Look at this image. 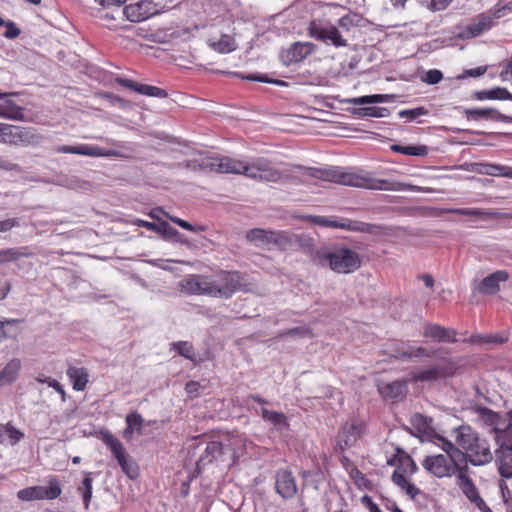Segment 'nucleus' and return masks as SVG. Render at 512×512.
I'll list each match as a JSON object with an SVG mask.
<instances>
[{
    "label": "nucleus",
    "mask_w": 512,
    "mask_h": 512,
    "mask_svg": "<svg viewBox=\"0 0 512 512\" xmlns=\"http://www.w3.org/2000/svg\"><path fill=\"white\" fill-rule=\"evenodd\" d=\"M304 176L332 182L345 186L365 188L370 190H397V184L385 179H376L368 173L355 172L352 168L329 167V168H313L298 167Z\"/></svg>",
    "instance_id": "f257e3e1"
},
{
    "label": "nucleus",
    "mask_w": 512,
    "mask_h": 512,
    "mask_svg": "<svg viewBox=\"0 0 512 512\" xmlns=\"http://www.w3.org/2000/svg\"><path fill=\"white\" fill-rule=\"evenodd\" d=\"M455 442L463 451L462 461L474 466H481L493 460L488 440L479 436L468 425H461L453 430Z\"/></svg>",
    "instance_id": "f03ea898"
},
{
    "label": "nucleus",
    "mask_w": 512,
    "mask_h": 512,
    "mask_svg": "<svg viewBox=\"0 0 512 512\" xmlns=\"http://www.w3.org/2000/svg\"><path fill=\"white\" fill-rule=\"evenodd\" d=\"M314 263L329 267L339 274H349L361 267V257L356 251L344 245H334L319 248L314 255Z\"/></svg>",
    "instance_id": "7ed1b4c3"
},
{
    "label": "nucleus",
    "mask_w": 512,
    "mask_h": 512,
    "mask_svg": "<svg viewBox=\"0 0 512 512\" xmlns=\"http://www.w3.org/2000/svg\"><path fill=\"white\" fill-rule=\"evenodd\" d=\"M242 444L239 437H230L226 443L220 441H210L196 463L198 471L205 466L216 463L228 462V465H234L238 461L237 447Z\"/></svg>",
    "instance_id": "20e7f679"
},
{
    "label": "nucleus",
    "mask_w": 512,
    "mask_h": 512,
    "mask_svg": "<svg viewBox=\"0 0 512 512\" xmlns=\"http://www.w3.org/2000/svg\"><path fill=\"white\" fill-rule=\"evenodd\" d=\"M245 286V277L239 271H220L209 278L208 295L228 299Z\"/></svg>",
    "instance_id": "39448f33"
},
{
    "label": "nucleus",
    "mask_w": 512,
    "mask_h": 512,
    "mask_svg": "<svg viewBox=\"0 0 512 512\" xmlns=\"http://www.w3.org/2000/svg\"><path fill=\"white\" fill-rule=\"evenodd\" d=\"M418 471L413 458L403 453L398 457L397 469L392 474V481L403 490L412 500L421 494V490L407 479V475H413Z\"/></svg>",
    "instance_id": "423d86ee"
},
{
    "label": "nucleus",
    "mask_w": 512,
    "mask_h": 512,
    "mask_svg": "<svg viewBox=\"0 0 512 512\" xmlns=\"http://www.w3.org/2000/svg\"><path fill=\"white\" fill-rule=\"evenodd\" d=\"M101 440L110 449L127 477L137 478L139 475L138 465L127 454L123 444L108 430L101 432Z\"/></svg>",
    "instance_id": "0eeeda50"
},
{
    "label": "nucleus",
    "mask_w": 512,
    "mask_h": 512,
    "mask_svg": "<svg viewBox=\"0 0 512 512\" xmlns=\"http://www.w3.org/2000/svg\"><path fill=\"white\" fill-rule=\"evenodd\" d=\"M308 34L317 41L331 44L335 47H345L348 45L343 31L328 21L312 20L308 26Z\"/></svg>",
    "instance_id": "6e6552de"
},
{
    "label": "nucleus",
    "mask_w": 512,
    "mask_h": 512,
    "mask_svg": "<svg viewBox=\"0 0 512 512\" xmlns=\"http://www.w3.org/2000/svg\"><path fill=\"white\" fill-rule=\"evenodd\" d=\"M244 176L261 182H279L284 178L283 173L269 159L263 157L246 163Z\"/></svg>",
    "instance_id": "1a4fd4ad"
},
{
    "label": "nucleus",
    "mask_w": 512,
    "mask_h": 512,
    "mask_svg": "<svg viewBox=\"0 0 512 512\" xmlns=\"http://www.w3.org/2000/svg\"><path fill=\"white\" fill-rule=\"evenodd\" d=\"M498 447L493 454V460L501 477L512 478V439L500 434L496 438Z\"/></svg>",
    "instance_id": "9d476101"
},
{
    "label": "nucleus",
    "mask_w": 512,
    "mask_h": 512,
    "mask_svg": "<svg viewBox=\"0 0 512 512\" xmlns=\"http://www.w3.org/2000/svg\"><path fill=\"white\" fill-rule=\"evenodd\" d=\"M456 369L457 365L452 358H443L435 366L413 372L411 376L415 382H433L453 376Z\"/></svg>",
    "instance_id": "9b49d317"
},
{
    "label": "nucleus",
    "mask_w": 512,
    "mask_h": 512,
    "mask_svg": "<svg viewBox=\"0 0 512 512\" xmlns=\"http://www.w3.org/2000/svg\"><path fill=\"white\" fill-rule=\"evenodd\" d=\"M457 459L444 454L428 455L422 461L423 468L437 478L455 475Z\"/></svg>",
    "instance_id": "f8f14e48"
},
{
    "label": "nucleus",
    "mask_w": 512,
    "mask_h": 512,
    "mask_svg": "<svg viewBox=\"0 0 512 512\" xmlns=\"http://www.w3.org/2000/svg\"><path fill=\"white\" fill-rule=\"evenodd\" d=\"M62 490L59 482L53 478L49 481V486H31L21 489L17 492V498L24 502H30L43 499H56L60 496Z\"/></svg>",
    "instance_id": "ddd939ff"
},
{
    "label": "nucleus",
    "mask_w": 512,
    "mask_h": 512,
    "mask_svg": "<svg viewBox=\"0 0 512 512\" xmlns=\"http://www.w3.org/2000/svg\"><path fill=\"white\" fill-rule=\"evenodd\" d=\"M37 136L30 128H23L0 123V141L10 145H29L36 141Z\"/></svg>",
    "instance_id": "4468645a"
},
{
    "label": "nucleus",
    "mask_w": 512,
    "mask_h": 512,
    "mask_svg": "<svg viewBox=\"0 0 512 512\" xmlns=\"http://www.w3.org/2000/svg\"><path fill=\"white\" fill-rule=\"evenodd\" d=\"M149 4H153L155 6L154 10H144L146 4L144 2L128 5L124 8V15L131 22H140L149 18L154 14H158L162 11L173 8L174 5L172 1L170 3H163V0H149Z\"/></svg>",
    "instance_id": "2eb2a0df"
},
{
    "label": "nucleus",
    "mask_w": 512,
    "mask_h": 512,
    "mask_svg": "<svg viewBox=\"0 0 512 512\" xmlns=\"http://www.w3.org/2000/svg\"><path fill=\"white\" fill-rule=\"evenodd\" d=\"M364 424L362 421L353 419L343 424L337 435L336 449L341 452L352 447L363 433Z\"/></svg>",
    "instance_id": "dca6fc26"
},
{
    "label": "nucleus",
    "mask_w": 512,
    "mask_h": 512,
    "mask_svg": "<svg viewBox=\"0 0 512 512\" xmlns=\"http://www.w3.org/2000/svg\"><path fill=\"white\" fill-rule=\"evenodd\" d=\"M57 153L78 154L90 157H112L118 156L116 150H106L94 145L80 144L77 146L71 145H58L54 148Z\"/></svg>",
    "instance_id": "f3484780"
},
{
    "label": "nucleus",
    "mask_w": 512,
    "mask_h": 512,
    "mask_svg": "<svg viewBox=\"0 0 512 512\" xmlns=\"http://www.w3.org/2000/svg\"><path fill=\"white\" fill-rule=\"evenodd\" d=\"M275 490L283 499H292L298 492L296 479L288 469H279L275 474Z\"/></svg>",
    "instance_id": "a211bd4d"
},
{
    "label": "nucleus",
    "mask_w": 512,
    "mask_h": 512,
    "mask_svg": "<svg viewBox=\"0 0 512 512\" xmlns=\"http://www.w3.org/2000/svg\"><path fill=\"white\" fill-rule=\"evenodd\" d=\"M315 50L311 42H295L288 49L282 50L281 59L286 66L299 63Z\"/></svg>",
    "instance_id": "6ab92c4d"
},
{
    "label": "nucleus",
    "mask_w": 512,
    "mask_h": 512,
    "mask_svg": "<svg viewBox=\"0 0 512 512\" xmlns=\"http://www.w3.org/2000/svg\"><path fill=\"white\" fill-rule=\"evenodd\" d=\"M476 411L485 424L492 426L495 439L500 434L505 435V437L508 436V428H510L511 423H506V420L499 413L487 407H477Z\"/></svg>",
    "instance_id": "aec40b11"
},
{
    "label": "nucleus",
    "mask_w": 512,
    "mask_h": 512,
    "mask_svg": "<svg viewBox=\"0 0 512 512\" xmlns=\"http://www.w3.org/2000/svg\"><path fill=\"white\" fill-rule=\"evenodd\" d=\"M378 391L385 400L392 402L402 401L408 393V385L405 380L382 382L378 384Z\"/></svg>",
    "instance_id": "412c9836"
},
{
    "label": "nucleus",
    "mask_w": 512,
    "mask_h": 512,
    "mask_svg": "<svg viewBox=\"0 0 512 512\" xmlns=\"http://www.w3.org/2000/svg\"><path fill=\"white\" fill-rule=\"evenodd\" d=\"M457 331L435 323H426L423 326V336L439 343L457 342Z\"/></svg>",
    "instance_id": "4be33fe9"
},
{
    "label": "nucleus",
    "mask_w": 512,
    "mask_h": 512,
    "mask_svg": "<svg viewBox=\"0 0 512 512\" xmlns=\"http://www.w3.org/2000/svg\"><path fill=\"white\" fill-rule=\"evenodd\" d=\"M116 81L121 86L128 88L130 90H133L141 95L157 97V98H166L168 96V93L166 90L156 87V86H152V85H148V84H141V83H138L133 80L126 79V78H117Z\"/></svg>",
    "instance_id": "5701e85b"
},
{
    "label": "nucleus",
    "mask_w": 512,
    "mask_h": 512,
    "mask_svg": "<svg viewBox=\"0 0 512 512\" xmlns=\"http://www.w3.org/2000/svg\"><path fill=\"white\" fill-rule=\"evenodd\" d=\"M339 229L354 231L360 233H368L371 235H382L386 232V227L380 224H370L357 220L342 219Z\"/></svg>",
    "instance_id": "b1692460"
},
{
    "label": "nucleus",
    "mask_w": 512,
    "mask_h": 512,
    "mask_svg": "<svg viewBox=\"0 0 512 512\" xmlns=\"http://www.w3.org/2000/svg\"><path fill=\"white\" fill-rule=\"evenodd\" d=\"M508 279L509 273L506 270H498L483 278L478 285V290L483 294H495L500 289V282Z\"/></svg>",
    "instance_id": "393cba45"
},
{
    "label": "nucleus",
    "mask_w": 512,
    "mask_h": 512,
    "mask_svg": "<svg viewBox=\"0 0 512 512\" xmlns=\"http://www.w3.org/2000/svg\"><path fill=\"white\" fill-rule=\"evenodd\" d=\"M464 113L469 119L479 120V119H493L501 122L512 123V116H508L502 114L496 109L493 108H474V109H465Z\"/></svg>",
    "instance_id": "a878e982"
},
{
    "label": "nucleus",
    "mask_w": 512,
    "mask_h": 512,
    "mask_svg": "<svg viewBox=\"0 0 512 512\" xmlns=\"http://www.w3.org/2000/svg\"><path fill=\"white\" fill-rule=\"evenodd\" d=\"M134 224L139 227H144L150 231L156 232L157 234L162 235L165 239L178 238L181 236L177 229L170 226L165 221L161 222L160 224H156L154 222L136 219L134 221Z\"/></svg>",
    "instance_id": "bb28decb"
},
{
    "label": "nucleus",
    "mask_w": 512,
    "mask_h": 512,
    "mask_svg": "<svg viewBox=\"0 0 512 512\" xmlns=\"http://www.w3.org/2000/svg\"><path fill=\"white\" fill-rule=\"evenodd\" d=\"M34 255L35 253L29 246L0 249V266L11 262H16L23 257L30 258Z\"/></svg>",
    "instance_id": "cd10ccee"
},
{
    "label": "nucleus",
    "mask_w": 512,
    "mask_h": 512,
    "mask_svg": "<svg viewBox=\"0 0 512 512\" xmlns=\"http://www.w3.org/2000/svg\"><path fill=\"white\" fill-rule=\"evenodd\" d=\"M181 287L188 293L208 295L209 278L189 276L181 281Z\"/></svg>",
    "instance_id": "c85d7f7f"
},
{
    "label": "nucleus",
    "mask_w": 512,
    "mask_h": 512,
    "mask_svg": "<svg viewBox=\"0 0 512 512\" xmlns=\"http://www.w3.org/2000/svg\"><path fill=\"white\" fill-rule=\"evenodd\" d=\"M457 485L471 502L475 503L478 507H481V505L486 506L484 500L479 495L477 487L469 476L461 475Z\"/></svg>",
    "instance_id": "c756f323"
},
{
    "label": "nucleus",
    "mask_w": 512,
    "mask_h": 512,
    "mask_svg": "<svg viewBox=\"0 0 512 512\" xmlns=\"http://www.w3.org/2000/svg\"><path fill=\"white\" fill-rule=\"evenodd\" d=\"M494 25V20L487 14H480L467 26V32L471 37H477L491 29Z\"/></svg>",
    "instance_id": "7c9ffc66"
},
{
    "label": "nucleus",
    "mask_w": 512,
    "mask_h": 512,
    "mask_svg": "<svg viewBox=\"0 0 512 512\" xmlns=\"http://www.w3.org/2000/svg\"><path fill=\"white\" fill-rule=\"evenodd\" d=\"M21 369V361L18 358L11 359L0 371V386L13 383Z\"/></svg>",
    "instance_id": "2f4dec72"
},
{
    "label": "nucleus",
    "mask_w": 512,
    "mask_h": 512,
    "mask_svg": "<svg viewBox=\"0 0 512 512\" xmlns=\"http://www.w3.org/2000/svg\"><path fill=\"white\" fill-rule=\"evenodd\" d=\"M66 373L73 384L74 390L83 391L86 388L89 376L85 368L70 366Z\"/></svg>",
    "instance_id": "473e14b6"
},
{
    "label": "nucleus",
    "mask_w": 512,
    "mask_h": 512,
    "mask_svg": "<svg viewBox=\"0 0 512 512\" xmlns=\"http://www.w3.org/2000/svg\"><path fill=\"white\" fill-rule=\"evenodd\" d=\"M411 425L420 433L427 436H433L435 431L432 427L433 419L421 413H415L411 416Z\"/></svg>",
    "instance_id": "72a5a7b5"
},
{
    "label": "nucleus",
    "mask_w": 512,
    "mask_h": 512,
    "mask_svg": "<svg viewBox=\"0 0 512 512\" xmlns=\"http://www.w3.org/2000/svg\"><path fill=\"white\" fill-rule=\"evenodd\" d=\"M245 164V162L229 156H220V173L244 175Z\"/></svg>",
    "instance_id": "f704fd0d"
},
{
    "label": "nucleus",
    "mask_w": 512,
    "mask_h": 512,
    "mask_svg": "<svg viewBox=\"0 0 512 512\" xmlns=\"http://www.w3.org/2000/svg\"><path fill=\"white\" fill-rule=\"evenodd\" d=\"M301 249L305 254L311 257L314 262V255L318 249L314 248V240L305 234H295L293 240V249Z\"/></svg>",
    "instance_id": "c9c22d12"
},
{
    "label": "nucleus",
    "mask_w": 512,
    "mask_h": 512,
    "mask_svg": "<svg viewBox=\"0 0 512 512\" xmlns=\"http://www.w3.org/2000/svg\"><path fill=\"white\" fill-rule=\"evenodd\" d=\"M437 350H427L424 347H408L406 350H397L394 357L397 359H412L418 357H434Z\"/></svg>",
    "instance_id": "e433bc0d"
},
{
    "label": "nucleus",
    "mask_w": 512,
    "mask_h": 512,
    "mask_svg": "<svg viewBox=\"0 0 512 512\" xmlns=\"http://www.w3.org/2000/svg\"><path fill=\"white\" fill-rule=\"evenodd\" d=\"M475 97L478 100H512V94L506 88L502 87H496L491 90L477 91L475 92Z\"/></svg>",
    "instance_id": "4c0bfd02"
},
{
    "label": "nucleus",
    "mask_w": 512,
    "mask_h": 512,
    "mask_svg": "<svg viewBox=\"0 0 512 512\" xmlns=\"http://www.w3.org/2000/svg\"><path fill=\"white\" fill-rule=\"evenodd\" d=\"M171 349L177 351V353L184 358L192 361L193 363L199 362L195 349L192 343L188 341H178L171 344Z\"/></svg>",
    "instance_id": "58836bf2"
},
{
    "label": "nucleus",
    "mask_w": 512,
    "mask_h": 512,
    "mask_svg": "<svg viewBox=\"0 0 512 512\" xmlns=\"http://www.w3.org/2000/svg\"><path fill=\"white\" fill-rule=\"evenodd\" d=\"M294 235L287 231H272L271 243L277 245L281 250L293 249Z\"/></svg>",
    "instance_id": "ea45409f"
},
{
    "label": "nucleus",
    "mask_w": 512,
    "mask_h": 512,
    "mask_svg": "<svg viewBox=\"0 0 512 512\" xmlns=\"http://www.w3.org/2000/svg\"><path fill=\"white\" fill-rule=\"evenodd\" d=\"M433 437L440 442L438 444V446H440V448L446 453L445 455H448L450 457H453L457 460L462 461L463 451L461 450V448L458 445L456 446L450 440H448L440 435H437V434H434Z\"/></svg>",
    "instance_id": "a19ab883"
},
{
    "label": "nucleus",
    "mask_w": 512,
    "mask_h": 512,
    "mask_svg": "<svg viewBox=\"0 0 512 512\" xmlns=\"http://www.w3.org/2000/svg\"><path fill=\"white\" fill-rule=\"evenodd\" d=\"M18 324L19 320L17 319L0 321V343L5 339H14L18 336Z\"/></svg>",
    "instance_id": "79ce46f5"
},
{
    "label": "nucleus",
    "mask_w": 512,
    "mask_h": 512,
    "mask_svg": "<svg viewBox=\"0 0 512 512\" xmlns=\"http://www.w3.org/2000/svg\"><path fill=\"white\" fill-rule=\"evenodd\" d=\"M272 238V231L264 229H251L246 234V239L257 246L270 244Z\"/></svg>",
    "instance_id": "37998d69"
},
{
    "label": "nucleus",
    "mask_w": 512,
    "mask_h": 512,
    "mask_svg": "<svg viewBox=\"0 0 512 512\" xmlns=\"http://www.w3.org/2000/svg\"><path fill=\"white\" fill-rule=\"evenodd\" d=\"M261 416L264 420L269 421L273 426L281 429L282 427H287L288 421L287 417L282 412L271 411L266 408H262Z\"/></svg>",
    "instance_id": "c03bdc74"
},
{
    "label": "nucleus",
    "mask_w": 512,
    "mask_h": 512,
    "mask_svg": "<svg viewBox=\"0 0 512 512\" xmlns=\"http://www.w3.org/2000/svg\"><path fill=\"white\" fill-rule=\"evenodd\" d=\"M92 473L85 472L84 478L81 482V485L78 487V492L82 495L83 503L85 506V509L89 508V504L92 498Z\"/></svg>",
    "instance_id": "a18cd8bd"
},
{
    "label": "nucleus",
    "mask_w": 512,
    "mask_h": 512,
    "mask_svg": "<svg viewBox=\"0 0 512 512\" xmlns=\"http://www.w3.org/2000/svg\"><path fill=\"white\" fill-rule=\"evenodd\" d=\"M391 150L396 153L409 156H426L428 154V147L425 145H408L402 146L394 144L391 146Z\"/></svg>",
    "instance_id": "49530a36"
},
{
    "label": "nucleus",
    "mask_w": 512,
    "mask_h": 512,
    "mask_svg": "<svg viewBox=\"0 0 512 512\" xmlns=\"http://www.w3.org/2000/svg\"><path fill=\"white\" fill-rule=\"evenodd\" d=\"M59 183L62 186L67 187L69 189H73V190H83V191H86V190H89L91 188V184L88 181L83 180V179H81L78 176H65V177H61L60 180H59Z\"/></svg>",
    "instance_id": "de8ad7c7"
},
{
    "label": "nucleus",
    "mask_w": 512,
    "mask_h": 512,
    "mask_svg": "<svg viewBox=\"0 0 512 512\" xmlns=\"http://www.w3.org/2000/svg\"><path fill=\"white\" fill-rule=\"evenodd\" d=\"M391 97L392 96L388 95V94H373V95H366V96L351 98L348 100V102L355 104V105L385 103V102H388Z\"/></svg>",
    "instance_id": "09e8293b"
},
{
    "label": "nucleus",
    "mask_w": 512,
    "mask_h": 512,
    "mask_svg": "<svg viewBox=\"0 0 512 512\" xmlns=\"http://www.w3.org/2000/svg\"><path fill=\"white\" fill-rule=\"evenodd\" d=\"M449 213H454L462 216H471V217H478V218H489L492 215H495L494 212H488L484 211L482 209L478 208H456V209H449Z\"/></svg>",
    "instance_id": "8fccbe9b"
},
{
    "label": "nucleus",
    "mask_w": 512,
    "mask_h": 512,
    "mask_svg": "<svg viewBox=\"0 0 512 512\" xmlns=\"http://www.w3.org/2000/svg\"><path fill=\"white\" fill-rule=\"evenodd\" d=\"M211 46L219 53H230L236 49L234 40L227 34H223L220 39L212 43Z\"/></svg>",
    "instance_id": "3c124183"
},
{
    "label": "nucleus",
    "mask_w": 512,
    "mask_h": 512,
    "mask_svg": "<svg viewBox=\"0 0 512 512\" xmlns=\"http://www.w3.org/2000/svg\"><path fill=\"white\" fill-rule=\"evenodd\" d=\"M5 98L9 111L2 112L1 116L11 120L23 121L25 119L24 108L17 106L13 101Z\"/></svg>",
    "instance_id": "603ef678"
},
{
    "label": "nucleus",
    "mask_w": 512,
    "mask_h": 512,
    "mask_svg": "<svg viewBox=\"0 0 512 512\" xmlns=\"http://www.w3.org/2000/svg\"><path fill=\"white\" fill-rule=\"evenodd\" d=\"M354 18L355 16L345 15L337 21L336 28H339L341 31H343L344 38L347 40L351 35V29L356 27Z\"/></svg>",
    "instance_id": "864d4df0"
},
{
    "label": "nucleus",
    "mask_w": 512,
    "mask_h": 512,
    "mask_svg": "<svg viewBox=\"0 0 512 512\" xmlns=\"http://www.w3.org/2000/svg\"><path fill=\"white\" fill-rule=\"evenodd\" d=\"M199 170L220 173V156L203 158L200 160Z\"/></svg>",
    "instance_id": "5fc2aeb1"
},
{
    "label": "nucleus",
    "mask_w": 512,
    "mask_h": 512,
    "mask_svg": "<svg viewBox=\"0 0 512 512\" xmlns=\"http://www.w3.org/2000/svg\"><path fill=\"white\" fill-rule=\"evenodd\" d=\"M286 336H292V337H312L313 336V333H312V330L309 328V327H306V326H298V327H294V328H291L285 332H282L279 334L278 337L280 338H283V337H286Z\"/></svg>",
    "instance_id": "6e6d98bb"
},
{
    "label": "nucleus",
    "mask_w": 512,
    "mask_h": 512,
    "mask_svg": "<svg viewBox=\"0 0 512 512\" xmlns=\"http://www.w3.org/2000/svg\"><path fill=\"white\" fill-rule=\"evenodd\" d=\"M363 116L383 118L389 115V109L386 107H363L360 109Z\"/></svg>",
    "instance_id": "4d7b16f0"
},
{
    "label": "nucleus",
    "mask_w": 512,
    "mask_h": 512,
    "mask_svg": "<svg viewBox=\"0 0 512 512\" xmlns=\"http://www.w3.org/2000/svg\"><path fill=\"white\" fill-rule=\"evenodd\" d=\"M428 114V110L425 107H417L414 109H405L398 112L400 118H407L409 121L416 119L420 116Z\"/></svg>",
    "instance_id": "13d9d810"
},
{
    "label": "nucleus",
    "mask_w": 512,
    "mask_h": 512,
    "mask_svg": "<svg viewBox=\"0 0 512 512\" xmlns=\"http://www.w3.org/2000/svg\"><path fill=\"white\" fill-rule=\"evenodd\" d=\"M126 424L130 428L136 430L138 434H142V424H143V418L142 416L137 413L133 412L126 416Z\"/></svg>",
    "instance_id": "bf43d9fd"
},
{
    "label": "nucleus",
    "mask_w": 512,
    "mask_h": 512,
    "mask_svg": "<svg viewBox=\"0 0 512 512\" xmlns=\"http://www.w3.org/2000/svg\"><path fill=\"white\" fill-rule=\"evenodd\" d=\"M481 167L479 171L490 176H503L504 170H507V166L495 164H482Z\"/></svg>",
    "instance_id": "052dcab7"
},
{
    "label": "nucleus",
    "mask_w": 512,
    "mask_h": 512,
    "mask_svg": "<svg viewBox=\"0 0 512 512\" xmlns=\"http://www.w3.org/2000/svg\"><path fill=\"white\" fill-rule=\"evenodd\" d=\"M421 4L426 5V7L432 11H441L444 10L452 0H419Z\"/></svg>",
    "instance_id": "680f3d73"
},
{
    "label": "nucleus",
    "mask_w": 512,
    "mask_h": 512,
    "mask_svg": "<svg viewBox=\"0 0 512 512\" xmlns=\"http://www.w3.org/2000/svg\"><path fill=\"white\" fill-rule=\"evenodd\" d=\"M443 79V73L437 69L429 70L424 77H422V81L429 84L435 85L439 83Z\"/></svg>",
    "instance_id": "e2e57ef3"
},
{
    "label": "nucleus",
    "mask_w": 512,
    "mask_h": 512,
    "mask_svg": "<svg viewBox=\"0 0 512 512\" xmlns=\"http://www.w3.org/2000/svg\"><path fill=\"white\" fill-rule=\"evenodd\" d=\"M7 438L11 445H15L24 438V434L10 423H7Z\"/></svg>",
    "instance_id": "0e129e2a"
},
{
    "label": "nucleus",
    "mask_w": 512,
    "mask_h": 512,
    "mask_svg": "<svg viewBox=\"0 0 512 512\" xmlns=\"http://www.w3.org/2000/svg\"><path fill=\"white\" fill-rule=\"evenodd\" d=\"M487 71V66H479L472 69H466L463 74L458 76V79H465L468 77L477 78L483 76Z\"/></svg>",
    "instance_id": "69168bd1"
},
{
    "label": "nucleus",
    "mask_w": 512,
    "mask_h": 512,
    "mask_svg": "<svg viewBox=\"0 0 512 512\" xmlns=\"http://www.w3.org/2000/svg\"><path fill=\"white\" fill-rule=\"evenodd\" d=\"M20 226L19 218H7L0 220V233H5Z\"/></svg>",
    "instance_id": "338daca9"
},
{
    "label": "nucleus",
    "mask_w": 512,
    "mask_h": 512,
    "mask_svg": "<svg viewBox=\"0 0 512 512\" xmlns=\"http://www.w3.org/2000/svg\"><path fill=\"white\" fill-rule=\"evenodd\" d=\"M21 33V30L16 26V24L12 21H7L6 23V31L4 36L8 39H15Z\"/></svg>",
    "instance_id": "774afa93"
}]
</instances>
